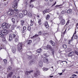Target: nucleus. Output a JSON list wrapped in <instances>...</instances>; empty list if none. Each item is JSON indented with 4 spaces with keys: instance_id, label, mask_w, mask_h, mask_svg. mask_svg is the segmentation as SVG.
I'll return each mask as SVG.
<instances>
[{
    "instance_id": "f257e3e1",
    "label": "nucleus",
    "mask_w": 78,
    "mask_h": 78,
    "mask_svg": "<svg viewBox=\"0 0 78 78\" xmlns=\"http://www.w3.org/2000/svg\"><path fill=\"white\" fill-rule=\"evenodd\" d=\"M8 33V30H2L0 32V37H3V35H6Z\"/></svg>"
},
{
    "instance_id": "f03ea898",
    "label": "nucleus",
    "mask_w": 78,
    "mask_h": 78,
    "mask_svg": "<svg viewBox=\"0 0 78 78\" xmlns=\"http://www.w3.org/2000/svg\"><path fill=\"white\" fill-rule=\"evenodd\" d=\"M23 45V44L22 43H20L17 45V50L20 52L22 51V49Z\"/></svg>"
},
{
    "instance_id": "7ed1b4c3",
    "label": "nucleus",
    "mask_w": 78,
    "mask_h": 78,
    "mask_svg": "<svg viewBox=\"0 0 78 78\" xmlns=\"http://www.w3.org/2000/svg\"><path fill=\"white\" fill-rule=\"evenodd\" d=\"M2 26L3 29L6 30V29L8 28V27L9 26V24L6 23H4L2 24Z\"/></svg>"
},
{
    "instance_id": "20e7f679",
    "label": "nucleus",
    "mask_w": 78,
    "mask_h": 78,
    "mask_svg": "<svg viewBox=\"0 0 78 78\" xmlns=\"http://www.w3.org/2000/svg\"><path fill=\"white\" fill-rule=\"evenodd\" d=\"M7 14L9 16H11L13 15V10L11 9H10L9 11L7 12Z\"/></svg>"
},
{
    "instance_id": "39448f33",
    "label": "nucleus",
    "mask_w": 78,
    "mask_h": 78,
    "mask_svg": "<svg viewBox=\"0 0 78 78\" xmlns=\"http://www.w3.org/2000/svg\"><path fill=\"white\" fill-rule=\"evenodd\" d=\"M43 48L45 50L46 48H47V50H51L52 48L51 47V45L48 44L47 45V46H44L43 47Z\"/></svg>"
},
{
    "instance_id": "423d86ee",
    "label": "nucleus",
    "mask_w": 78,
    "mask_h": 78,
    "mask_svg": "<svg viewBox=\"0 0 78 78\" xmlns=\"http://www.w3.org/2000/svg\"><path fill=\"white\" fill-rule=\"evenodd\" d=\"M40 75V72L39 71H37L36 73H34V76L35 77H37L38 75Z\"/></svg>"
},
{
    "instance_id": "0eeeda50",
    "label": "nucleus",
    "mask_w": 78,
    "mask_h": 78,
    "mask_svg": "<svg viewBox=\"0 0 78 78\" xmlns=\"http://www.w3.org/2000/svg\"><path fill=\"white\" fill-rule=\"evenodd\" d=\"M74 53L75 52H74V51H72L70 52L68 54V56H73V55H74Z\"/></svg>"
},
{
    "instance_id": "6e6552de",
    "label": "nucleus",
    "mask_w": 78,
    "mask_h": 78,
    "mask_svg": "<svg viewBox=\"0 0 78 78\" xmlns=\"http://www.w3.org/2000/svg\"><path fill=\"white\" fill-rule=\"evenodd\" d=\"M18 4L17 2L13 4L12 5V7L13 8H17V7Z\"/></svg>"
},
{
    "instance_id": "1a4fd4ad",
    "label": "nucleus",
    "mask_w": 78,
    "mask_h": 78,
    "mask_svg": "<svg viewBox=\"0 0 78 78\" xmlns=\"http://www.w3.org/2000/svg\"><path fill=\"white\" fill-rule=\"evenodd\" d=\"M66 23V21L64 20H62L60 22V24L62 25H64V24Z\"/></svg>"
},
{
    "instance_id": "9d476101",
    "label": "nucleus",
    "mask_w": 78,
    "mask_h": 78,
    "mask_svg": "<svg viewBox=\"0 0 78 78\" xmlns=\"http://www.w3.org/2000/svg\"><path fill=\"white\" fill-rule=\"evenodd\" d=\"M34 63V60H32L30 61L29 62V64L30 66H31L32 64H33Z\"/></svg>"
},
{
    "instance_id": "9b49d317",
    "label": "nucleus",
    "mask_w": 78,
    "mask_h": 78,
    "mask_svg": "<svg viewBox=\"0 0 78 78\" xmlns=\"http://www.w3.org/2000/svg\"><path fill=\"white\" fill-rule=\"evenodd\" d=\"M12 50L13 53H16V47H12Z\"/></svg>"
},
{
    "instance_id": "f8f14e48",
    "label": "nucleus",
    "mask_w": 78,
    "mask_h": 78,
    "mask_svg": "<svg viewBox=\"0 0 78 78\" xmlns=\"http://www.w3.org/2000/svg\"><path fill=\"white\" fill-rule=\"evenodd\" d=\"M44 25L47 28L49 27V26L48 25V22H45L44 23Z\"/></svg>"
},
{
    "instance_id": "ddd939ff",
    "label": "nucleus",
    "mask_w": 78,
    "mask_h": 78,
    "mask_svg": "<svg viewBox=\"0 0 78 78\" xmlns=\"http://www.w3.org/2000/svg\"><path fill=\"white\" fill-rule=\"evenodd\" d=\"M48 59H47V58L46 57H44V60H43V62L45 63H47V62H48Z\"/></svg>"
},
{
    "instance_id": "4468645a",
    "label": "nucleus",
    "mask_w": 78,
    "mask_h": 78,
    "mask_svg": "<svg viewBox=\"0 0 78 78\" xmlns=\"http://www.w3.org/2000/svg\"><path fill=\"white\" fill-rule=\"evenodd\" d=\"M50 43L52 45V46H55V43L53 41L51 40L50 41Z\"/></svg>"
},
{
    "instance_id": "2eb2a0df",
    "label": "nucleus",
    "mask_w": 78,
    "mask_h": 78,
    "mask_svg": "<svg viewBox=\"0 0 78 78\" xmlns=\"http://www.w3.org/2000/svg\"><path fill=\"white\" fill-rule=\"evenodd\" d=\"M33 72V70H31L30 71H26L25 72V74L26 75H28L29 73H31V72Z\"/></svg>"
},
{
    "instance_id": "dca6fc26",
    "label": "nucleus",
    "mask_w": 78,
    "mask_h": 78,
    "mask_svg": "<svg viewBox=\"0 0 78 78\" xmlns=\"http://www.w3.org/2000/svg\"><path fill=\"white\" fill-rule=\"evenodd\" d=\"M39 65L40 67H42L43 66V62L42 61H40L39 63Z\"/></svg>"
},
{
    "instance_id": "f3484780",
    "label": "nucleus",
    "mask_w": 78,
    "mask_h": 78,
    "mask_svg": "<svg viewBox=\"0 0 78 78\" xmlns=\"http://www.w3.org/2000/svg\"><path fill=\"white\" fill-rule=\"evenodd\" d=\"M12 75V72H10L7 76V78H9V77H11Z\"/></svg>"
},
{
    "instance_id": "a211bd4d",
    "label": "nucleus",
    "mask_w": 78,
    "mask_h": 78,
    "mask_svg": "<svg viewBox=\"0 0 78 78\" xmlns=\"http://www.w3.org/2000/svg\"><path fill=\"white\" fill-rule=\"evenodd\" d=\"M18 41H19V37L16 36L15 39V42H17Z\"/></svg>"
},
{
    "instance_id": "6ab92c4d",
    "label": "nucleus",
    "mask_w": 78,
    "mask_h": 78,
    "mask_svg": "<svg viewBox=\"0 0 78 78\" xmlns=\"http://www.w3.org/2000/svg\"><path fill=\"white\" fill-rule=\"evenodd\" d=\"M2 41V42H4L5 43H6V38H5V37H3Z\"/></svg>"
},
{
    "instance_id": "aec40b11",
    "label": "nucleus",
    "mask_w": 78,
    "mask_h": 78,
    "mask_svg": "<svg viewBox=\"0 0 78 78\" xmlns=\"http://www.w3.org/2000/svg\"><path fill=\"white\" fill-rule=\"evenodd\" d=\"M72 9H68L67 11V12L68 14H70V13H72Z\"/></svg>"
},
{
    "instance_id": "412c9836",
    "label": "nucleus",
    "mask_w": 78,
    "mask_h": 78,
    "mask_svg": "<svg viewBox=\"0 0 78 78\" xmlns=\"http://www.w3.org/2000/svg\"><path fill=\"white\" fill-rule=\"evenodd\" d=\"M23 12L24 15H27V10H23Z\"/></svg>"
},
{
    "instance_id": "4be33fe9",
    "label": "nucleus",
    "mask_w": 78,
    "mask_h": 78,
    "mask_svg": "<svg viewBox=\"0 0 78 78\" xmlns=\"http://www.w3.org/2000/svg\"><path fill=\"white\" fill-rule=\"evenodd\" d=\"M27 29V27L25 26H24L23 27V30L22 31V33H25V30H26V29Z\"/></svg>"
},
{
    "instance_id": "5701e85b",
    "label": "nucleus",
    "mask_w": 78,
    "mask_h": 78,
    "mask_svg": "<svg viewBox=\"0 0 78 78\" xmlns=\"http://www.w3.org/2000/svg\"><path fill=\"white\" fill-rule=\"evenodd\" d=\"M12 35L10 34L9 35V41H12Z\"/></svg>"
},
{
    "instance_id": "b1692460",
    "label": "nucleus",
    "mask_w": 78,
    "mask_h": 78,
    "mask_svg": "<svg viewBox=\"0 0 78 78\" xmlns=\"http://www.w3.org/2000/svg\"><path fill=\"white\" fill-rule=\"evenodd\" d=\"M12 22L13 23V24H15L16 22V20L14 18H12Z\"/></svg>"
},
{
    "instance_id": "393cba45",
    "label": "nucleus",
    "mask_w": 78,
    "mask_h": 78,
    "mask_svg": "<svg viewBox=\"0 0 78 78\" xmlns=\"http://www.w3.org/2000/svg\"><path fill=\"white\" fill-rule=\"evenodd\" d=\"M41 51H42V49H41V48H40L39 49H38L37 51V53H41Z\"/></svg>"
},
{
    "instance_id": "a878e982",
    "label": "nucleus",
    "mask_w": 78,
    "mask_h": 78,
    "mask_svg": "<svg viewBox=\"0 0 78 78\" xmlns=\"http://www.w3.org/2000/svg\"><path fill=\"white\" fill-rule=\"evenodd\" d=\"M19 16L20 18H22V17H23V13H21L19 14Z\"/></svg>"
},
{
    "instance_id": "bb28decb",
    "label": "nucleus",
    "mask_w": 78,
    "mask_h": 78,
    "mask_svg": "<svg viewBox=\"0 0 78 78\" xmlns=\"http://www.w3.org/2000/svg\"><path fill=\"white\" fill-rule=\"evenodd\" d=\"M27 16L28 17H32V14H31V13H28Z\"/></svg>"
},
{
    "instance_id": "cd10ccee",
    "label": "nucleus",
    "mask_w": 78,
    "mask_h": 78,
    "mask_svg": "<svg viewBox=\"0 0 78 78\" xmlns=\"http://www.w3.org/2000/svg\"><path fill=\"white\" fill-rule=\"evenodd\" d=\"M31 42H32V41H31V40H28L27 41V44H30Z\"/></svg>"
},
{
    "instance_id": "c85d7f7f",
    "label": "nucleus",
    "mask_w": 78,
    "mask_h": 78,
    "mask_svg": "<svg viewBox=\"0 0 78 78\" xmlns=\"http://www.w3.org/2000/svg\"><path fill=\"white\" fill-rule=\"evenodd\" d=\"M66 30L64 32L62 31L61 35L64 36V34H66Z\"/></svg>"
},
{
    "instance_id": "c756f323",
    "label": "nucleus",
    "mask_w": 78,
    "mask_h": 78,
    "mask_svg": "<svg viewBox=\"0 0 78 78\" xmlns=\"http://www.w3.org/2000/svg\"><path fill=\"white\" fill-rule=\"evenodd\" d=\"M68 44H70V45H72V41L71 40H68Z\"/></svg>"
},
{
    "instance_id": "7c9ffc66",
    "label": "nucleus",
    "mask_w": 78,
    "mask_h": 78,
    "mask_svg": "<svg viewBox=\"0 0 78 78\" xmlns=\"http://www.w3.org/2000/svg\"><path fill=\"white\" fill-rule=\"evenodd\" d=\"M11 30H14V26L12 25L10 28Z\"/></svg>"
},
{
    "instance_id": "2f4dec72",
    "label": "nucleus",
    "mask_w": 78,
    "mask_h": 78,
    "mask_svg": "<svg viewBox=\"0 0 78 78\" xmlns=\"http://www.w3.org/2000/svg\"><path fill=\"white\" fill-rule=\"evenodd\" d=\"M46 20H48L50 19V15H47V16L46 17Z\"/></svg>"
},
{
    "instance_id": "473e14b6",
    "label": "nucleus",
    "mask_w": 78,
    "mask_h": 78,
    "mask_svg": "<svg viewBox=\"0 0 78 78\" xmlns=\"http://www.w3.org/2000/svg\"><path fill=\"white\" fill-rule=\"evenodd\" d=\"M27 30L30 32H31V27L30 26L28 27Z\"/></svg>"
},
{
    "instance_id": "72a5a7b5",
    "label": "nucleus",
    "mask_w": 78,
    "mask_h": 78,
    "mask_svg": "<svg viewBox=\"0 0 78 78\" xmlns=\"http://www.w3.org/2000/svg\"><path fill=\"white\" fill-rule=\"evenodd\" d=\"M62 47L64 48H67V45L65 44H63L62 45Z\"/></svg>"
},
{
    "instance_id": "f704fd0d",
    "label": "nucleus",
    "mask_w": 78,
    "mask_h": 78,
    "mask_svg": "<svg viewBox=\"0 0 78 78\" xmlns=\"http://www.w3.org/2000/svg\"><path fill=\"white\" fill-rule=\"evenodd\" d=\"M38 36H39V35H37L36 34L35 35L33 36L32 37V38H35V37H38Z\"/></svg>"
},
{
    "instance_id": "c9c22d12",
    "label": "nucleus",
    "mask_w": 78,
    "mask_h": 78,
    "mask_svg": "<svg viewBox=\"0 0 78 78\" xmlns=\"http://www.w3.org/2000/svg\"><path fill=\"white\" fill-rule=\"evenodd\" d=\"M12 69V67H11V66H10L8 67L7 69V70L9 71L10 70H11Z\"/></svg>"
},
{
    "instance_id": "e433bc0d",
    "label": "nucleus",
    "mask_w": 78,
    "mask_h": 78,
    "mask_svg": "<svg viewBox=\"0 0 78 78\" xmlns=\"http://www.w3.org/2000/svg\"><path fill=\"white\" fill-rule=\"evenodd\" d=\"M21 25L22 26L23 25V24H24V23H25V21L24 20H22L21 21Z\"/></svg>"
},
{
    "instance_id": "4c0bfd02",
    "label": "nucleus",
    "mask_w": 78,
    "mask_h": 78,
    "mask_svg": "<svg viewBox=\"0 0 78 78\" xmlns=\"http://www.w3.org/2000/svg\"><path fill=\"white\" fill-rule=\"evenodd\" d=\"M51 52L53 55H54V53H55V50L54 49H51Z\"/></svg>"
},
{
    "instance_id": "58836bf2",
    "label": "nucleus",
    "mask_w": 78,
    "mask_h": 78,
    "mask_svg": "<svg viewBox=\"0 0 78 78\" xmlns=\"http://www.w3.org/2000/svg\"><path fill=\"white\" fill-rule=\"evenodd\" d=\"M61 13L62 14H65L66 13V12L65 11H62L61 12Z\"/></svg>"
},
{
    "instance_id": "ea45409f",
    "label": "nucleus",
    "mask_w": 78,
    "mask_h": 78,
    "mask_svg": "<svg viewBox=\"0 0 78 78\" xmlns=\"http://www.w3.org/2000/svg\"><path fill=\"white\" fill-rule=\"evenodd\" d=\"M30 22H31V24H30V26H33V23H34V22L32 21V20H30Z\"/></svg>"
},
{
    "instance_id": "a19ab883",
    "label": "nucleus",
    "mask_w": 78,
    "mask_h": 78,
    "mask_svg": "<svg viewBox=\"0 0 78 78\" xmlns=\"http://www.w3.org/2000/svg\"><path fill=\"white\" fill-rule=\"evenodd\" d=\"M18 10L17 9H14L13 10V12H16L18 11Z\"/></svg>"
},
{
    "instance_id": "79ce46f5",
    "label": "nucleus",
    "mask_w": 78,
    "mask_h": 78,
    "mask_svg": "<svg viewBox=\"0 0 78 78\" xmlns=\"http://www.w3.org/2000/svg\"><path fill=\"white\" fill-rule=\"evenodd\" d=\"M12 36L13 39H14L15 38V37H16V35L15 34H13L12 35Z\"/></svg>"
},
{
    "instance_id": "37998d69",
    "label": "nucleus",
    "mask_w": 78,
    "mask_h": 78,
    "mask_svg": "<svg viewBox=\"0 0 78 78\" xmlns=\"http://www.w3.org/2000/svg\"><path fill=\"white\" fill-rule=\"evenodd\" d=\"M74 37L75 39H78V36H77V35H76L74 36Z\"/></svg>"
},
{
    "instance_id": "c03bdc74",
    "label": "nucleus",
    "mask_w": 78,
    "mask_h": 78,
    "mask_svg": "<svg viewBox=\"0 0 78 78\" xmlns=\"http://www.w3.org/2000/svg\"><path fill=\"white\" fill-rule=\"evenodd\" d=\"M3 61L4 62L5 64H6L7 63V60L6 59H4Z\"/></svg>"
},
{
    "instance_id": "a18cd8bd",
    "label": "nucleus",
    "mask_w": 78,
    "mask_h": 78,
    "mask_svg": "<svg viewBox=\"0 0 78 78\" xmlns=\"http://www.w3.org/2000/svg\"><path fill=\"white\" fill-rule=\"evenodd\" d=\"M44 55L45 56H46V57H48L49 56V55H47V54L45 53L44 54Z\"/></svg>"
},
{
    "instance_id": "49530a36",
    "label": "nucleus",
    "mask_w": 78,
    "mask_h": 78,
    "mask_svg": "<svg viewBox=\"0 0 78 78\" xmlns=\"http://www.w3.org/2000/svg\"><path fill=\"white\" fill-rule=\"evenodd\" d=\"M43 70H46H46H48V68H44Z\"/></svg>"
},
{
    "instance_id": "de8ad7c7",
    "label": "nucleus",
    "mask_w": 78,
    "mask_h": 78,
    "mask_svg": "<svg viewBox=\"0 0 78 78\" xmlns=\"http://www.w3.org/2000/svg\"><path fill=\"white\" fill-rule=\"evenodd\" d=\"M61 6V5H56L55 6V9H56L57 8V7H59V6Z\"/></svg>"
},
{
    "instance_id": "09e8293b",
    "label": "nucleus",
    "mask_w": 78,
    "mask_h": 78,
    "mask_svg": "<svg viewBox=\"0 0 78 78\" xmlns=\"http://www.w3.org/2000/svg\"><path fill=\"white\" fill-rule=\"evenodd\" d=\"M21 28V27L20 26H18L17 27V30H20Z\"/></svg>"
},
{
    "instance_id": "8fccbe9b",
    "label": "nucleus",
    "mask_w": 78,
    "mask_h": 78,
    "mask_svg": "<svg viewBox=\"0 0 78 78\" xmlns=\"http://www.w3.org/2000/svg\"><path fill=\"white\" fill-rule=\"evenodd\" d=\"M6 4L4 3L3 4V7H6Z\"/></svg>"
},
{
    "instance_id": "3c124183",
    "label": "nucleus",
    "mask_w": 78,
    "mask_h": 78,
    "mask_svg": "<svg viewBox=\"0 0 78 78\" xmlns=\"http://www.w3.org/2000/svg\"><path fill=\"white\" fill-rule=\"evenodd\" d=\"M45 11L46 13L49 12H50V11H49V10L48 9L46 10H45Z\"/></svg>"
},
{
    "instance_id": "603ef678",
    "label": "nucleus",
    "mask_w": 78,
    "mask_h": 78,
    "mask_svg": "<svg viewBox=\"0 0 78 78\" xmlns=\"http://www.w3.org/2000/svg\"><path fill=\"white\" fill-rule=\"evenodd\" d=\"M41 20H40L38 21V23H39V25H41Z\"/></svg>"
},
{
    "instance_id": "864d4df0",
    "label": "nucleus",
    "mask_w": 78,
    "mask_h": 78,
    "mask_svg": "<svg viewBox=\"0 0 78 78\" xmlns=\"http://www.w3.org/2000/svg\"><path fill=\"white\" fill-rule=\"evenodd\" d=\"M74 53H75V54L76 55H78V52H77V51H75L74 52Z\"/></svg>"
},
{
    "instance_id": "5fc2aeb1",
    "label": "nucleus",
    "mask_w": 78,
    "mask_h": 78,
    "mask_svg": "<svg viewBox=\"0 0 78 78\" xmlns=\"http://www.w3.org/2000/svg\"><path fill=\"white\" fill-rule=\"evenodd\" d=\"M59 19H60V20H61V19H62V16H59Z\"/></svg>"
},
{
    "instance_id": "6e6d98bb",
    "label": "nucleus",
    "mask_w": 78,
    "mask_h": 78,
    "mask_svg": "<svg viewBox=\"0 0 78 78\" xmlns=\"http://www.w3.org/2000/svg\"><path fill=\"white\" fill-rule=\"evenodd\" d=\"M56 4V2H55V3L52 5V6H54Z\"/></svg>"
},
{
    "instance_id": "4d7b16f0",
    "label": "nucleus",
    "mask_w": 78,
    "mask_h": 78,
    "mask_svg": "<svg viewBox=\"0 0 78 78\" xmlns=\"http://www.w3.org/2000/svg\"><path fill=\"white\" fill-rule=\"evenodd\" d=\"M41 34H42V32L41 31H40L38 32V34L39 35H41Z\"/></svg>"
},
{
    "instance_id": "13d9d810",
    "label": "nucleus",
    "mask_w": 78,
    "mask_h": 78,
    "mask_svg": "<svg viewBox=\"0 0 78 78\" xmlns=\"http://www.w3.org/2000/svg\"><path fill=\"white\" fill-rule=\"evenodd\" d=\"M45 13H47L45 10H44V11L43 12V14H45Z\"/></svg>"
},
{
    "instance_id": "bf43d9fd",
    "label": "nucleus",
    "mask_w": 78,
    "mask_h": 78,
    "mask_svg": "<svg viewBox=\"0 0 78 78\" xmlns=\"http://www.w3.org/2000/svg\"><path fill=\"white\" fill-rule=\"evenodd\" d=\"M29 6L30 7H31V8H33V5L32 4L30 5Z\"/></svg>"
},
{
    "instance_id": "052dcab7",
    "label": "nucleus",
    "mask_w": 78,
    "mask_h": 78,
    "mask_svg": "<svg viewBox=\"0 0 78 78\" xmlns=\"http://www.w3.org/2000/svg\"><path fill=\"white\" fill-rule=\"evenodd\" d=\"M72 76H76V75L75 74H73V75H72Z\"/></svg>"
},
{
    "instance_id": "680f3d73",
    "label": "nucleus",
    "mask_w": 78,
    "mask_h": 78,
    "mask_svg": "<svg viewBox=\"0 0 78 78\" xmlns=\"http://www.w3.org/2000/svg\"><path fill=\"white\" fill-rule=\"evenodd\" d=\"M35 0H31L30 2H34Z\"/></svg>"
},
{
    "instance_id": "e2e57ef3",
    "label": "nucleus",
    "mask_w": 78,
    "mask_h": 78,
    "mask_svg": "<svg viewBox=\"0 0 78 78\" xmlns=\"http://www.w3.org/2000/svg\"><path fill=\"white\" fill-rule=\"evenodd\" d=\"M48 33H44L43 34V35H47V34H48Z\"/></svg>"
},
{
    "instance_id": "0e129e2a",
    "label": "nucleus",
    "mask_w": 78,
    "mask_h": 78,
    "mask_svg": "<svg viewBox=\"0 0 78 78\" xmlns=\"http://www.w3.org/2000/svg\"><path fill=\"white\" fill-rule=\"evenodd\" d=\"M69 22L68 21L67 22V23L66 24V25H68V24H69Z\"/></svg>"
},
{
    "instance_id": "69168bd1",
    "label": "nucleus",
    "mask_w": 78,
    "mask_h": 78,
    "mask_svg": "<svg viewBox=\"0 0 78 78\" xmlns=\"http://www.w3.org/2000/svg\"><path fill=\"white\" fill-rule=\"evenodd\" d=\"M77 26H78V23H76V27H77Z\"/></svg>"
},
{
    "instance_id": "338daca9",
    "label": "nucleus",
    "mask_w": 78,
    "mask_h": 78,
    "mask_svg": "<svg viewBox=\"0 0 78 78\" xmlns=\"http://www.w3.org/2000/svg\"><path fill=\"white\" fill-rule=\"evenodd\" d=\"M75 78L74 77H70V78Z\"/></svg>"
},
{
    "instance_id": "774afa93",
    "label": "nucleus",
    "mask_w": 78,
    "mask_h": 78,
    "mask_svg": "<svg viewBox=\"0 0 78 78\" xmlns=\"http://www.w3.org/2000/svg\"><path fill=\"white\" fill-rule=\"evenodd\" d=\"M75 73H77V74H78V72H75Z\"/></svg>"
}]
</instances>
